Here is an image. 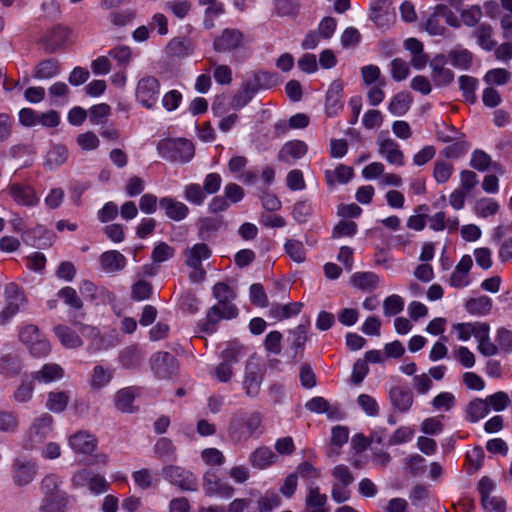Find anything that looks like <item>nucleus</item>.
<instances>
[{
	"mask_svg": "<svg viewBox=\"0 0 512 512\" xmlns=\"http://www.w3.org/2000/svg\"><path fill=\"white\" fill-rule=\"evenodd\" d=\"M34 380L32 378H25L17 386L13 392L12 399L19 404L28 403L32 400L34 395Z\"/></svg>",
	"mask_w": 512,
	"mask_h": 512,
	"instance_id": "79ce46f5",
	"label": "nucleus"
},
{
	"mask_svg": "<svg viewBox=\"0 0 512 512\" xmlns=\"http://www.w3.org/2000/svg\"><path fill=\"white\" fill-rule=\"evenodd\" d=\"M453 172V165L447 161L437 160L434 163L433 177L438 184H444L448 182Z\"/></svg>",
	"mask_w": 512,
	"mask_h": 512,
	"instance_id": "5fc2aeb1",
	"label": "nucleus"
},
{
	"mask_svg": "<svg viewBox=\"0 0 512 512\" xmlns=\"http://www.w3.org/2000/svg\"><path fill=\"white\" fill-rule=\"evenodd\" d=\"M53 332L61 345L67 349H75L83 344V341L77 331L66 325H56L53 328Z\"/></svg>",
	"mask_w": 512,
	"mask_h": 512,
	"instance_id": "b1692460",
	"label": "nucleus"
},
{
	"mask_svg": "<svg viewBox=\"0 0 512 512\" xmlns=\"http://www.w3.org/2000/svg\"><path fill=\"white\" fill-rule=\"evenodd\" d=\"M159 155L173 162H189L194 156V146L186 139H163L157 145Z\"/></svg>",
	"mask_w": 512,
	"mask_h": 512,
	"instance_id": "20e7f679",
	"label": "nucleus"
},
{
	"mask_svg": "<svg viewBox=\"0 0 512 512\" xmlns=\"http://www.w3.org/2000/svg\"><path fill=\"white\" fill-rule=\"evenodd\" d=\"M183 196L189 203L200 206L206 199L204 189L197 183H190L184 186Z\"/></svg>",
	"mask_w": 512,
	"mask_h": 512,
	"instance_id": "8fccbe9b",
	"label": "nucleus"
},
{
	"mask_svg": "<svg viewBox=\"0 0 512 512\" xmlns=\"http://www.w3.org/2000/svg\"><path fill=\"white\" fill-rule=\"evenodd\" d=\"M376 143L379 155L389 164L397 167L404 165V154L399 144L389 137L388 132H381Z\"/></svg>",
	"mask_w": 512,
	"mask_h": 512,
	"instance_id": "6e6552de",
	"label": "nucleus"
},
{
	"mask_svg": "<svg viewBox=\"0 0 512 512\" xmlns=\"http://www.w3.org/2000/svg\"><path fill=\"white\" fill-rule=\"evenodd\" d=\"M484 400L488 406L489 412L491 411V409L497 412L503 411L508 407L510 403L509 395L503 391L491 394L487 396Z\"/></svg>",
	"mask_w": 512,
	"mask_h": 512,
	"instance_id": "4d7b16f0",
	"label": "nucleus"
},
{
	"mask_svg": "<svg viewBox=\"0 0 512 512\" xmlns=\"http://www.w3.org/2000/svg\"><path fill=\"white\" fill-rule=\"evenodd\" d=\"M327 496L321 494L318 487H310L306 497V504L310 508V512H329L325 508Z\"/></svg>",
	"mask_w": 512,
	"mask_h": 512,
	"instance_id": "49530a36",
	"label": "nucleus"
},
{
	"mask_svg": "<svg viewBox=\"0 0 512 512\" xmlns=\"http://www.w3.org/2000/svg\"><path fill=\"white\" fill-rule=\"evenodd\" d=\"M455 396L451 392H441L435 396L431 402L432 407L436 411H450L455 405Z\"/></svg>",
	"mask_w": 512,
	"mask_h": 512,
	"instance_id": "680f3d73",
	"label": "nucleus"
},
{
	"mask_svg": "<svg viewBox=\"0 0 512 512\" xmlns=\"http://www.w3.org/2000/svg\"><path fill=\"white\" fill-rule=\"evenodd\" d=\"M448 58L455 68L467 70L472 64L473 54L465 48L456 47L449 51Z\"/></svg>",
	"mask_w": 512,
	"mask_h": 512,
	"instance_id": "f704fd0d",
	"label": "nucleus"
},
{
	"mask_svg": "<svg viewBox=\"0 0 512 512\" xmlns=\"http://www.w3.org/2000/svg\"><path fill=\"white\" fill-rule=\"evenodd\" d=\"M258 511L271 512L281 504L280 496L274 491H266L258 501Z\"/></svg>",
	"mask_w": 512,
	"mask_h": 512,
	"instance_id": "bf43d9fd",
	"label": "nucleus"
},
{
	"mask_svg": "<svg viewBox=\"0 0 512 512\" xmlns=\"http://www.w3.org/2000/svg\"><path fill=\"white\" fill-rule=\"evenodd\" d=\"M32 380L49 384L61 380L64 377V369L57 363H45L40 369L31 373Z\"/></svg>",
	"mask_w": 512,
	"mask_h": 512,
	"instance_id": "a211bd4d",
	"label": "nucleus"
},
{
	"mask_svg": "<svg viewBox=\"0 0 512 512\" xmlns=\"http://www.w3.org/2000/svg\"><path fill=\"white\" fill-rule=\"evenodd\" d=\"M113 378V370L97 365L93 368L90 385L94 389H100L110 383Z\"/></svg>",
	"mask_w": 512,
	"mask_h": 512,
	"instance_id": "a18cd8bd",
	"label": "nucleus"
},
{
	"mask_svg": "<svg viewBox=\"0 0 512 512\" xmlns=\"http://www.w3.org/2000/svg\"><path fill=\"white\" fill-rule=\"evenodd\" d=\"M492 308V299L486 295L470 298L465 303V309L472 315H487Z\"/></svg>",
	"mask_w": 512,
	"mask_h": 512,
	"instance_id": "e433bc0d",
	"label": "nucleus"
},
{
	"mask_svg": "<svg viewBox=\"0 0 512 512\" xmlns=\"http://www.w3.org/2000/svg\"><path fill=\"white\" fill-rule=\"evenodd\" d=\"M287 255L296 263H303L306 260L304 244L296 239H288L284 244Z\"/></svg>",
	"mask_w": 512,
	"mask_h": 512,
	"instance_id": "864d4df0",
	"label": "nucleus"
},
{
	"mask_svg": "<svg viewBox=\"0 0 512 512\" xmlns=\"http://www.w3.org/2000/svg\"><path fill=\"white\" fill-rule=\"evenodd\" d=\"M40 112L32 108H22L18 112L19 124L25 128H32L39 125Z\"/></svg>",
	"mask_w": 512,
	"mask_h": 512,
	"instance_id": "69168bd1",
	"label": "nucleus"
},
{
	"mask_svg": "<svg viewBox=\"0 0 512 512\" xmlns=\"http://www.w3.org/2000/svg\"><path fill=\"white\" fill-rule=\"evenodd\" d=\"M480 47L486 51L496 48L497 42L493 39V28L487 23L480 24L473 32Z\"/></svg>",
	"mask_w": 512,
	"mask_h": 512,
	"instance_id": "c9c22d12",
	"label": "nucleus"
},
{
	"mask_svg": "<svg viewBox=\"0 0 512 512\" xmlns=\"http://www.w3.org/2000/svg\"><path fill=\"white\" fill-rule=\"evenodd\" d=\"M175 451V446L168 438H160L154 445V453L159 459H170Z\"/></svg>",
	"mask_w": 512,
	"mask_h": 512,
	"instance_id": "774afa93",
	"label": "nucleus"
},
{
	"mask_svg": "<svg viewBox=\"0 0 512 512\" xmlns=\"http://www.w3.org/2000/svg\"><path fill=\"white\" fill-rule=\"evenodd\" d=\"M68 36L69 31L66 28L56 27L43 36L42 42L48 51L54 52L64 45Z\"/></svg>",
	"mask_w": 512,
	"mask_h": 512,
	"instance_id": "c85d7f7f",
	"label": "nucleus"
},
{
	"mask_svg": "<svg viewBox=\"0 0 512 512\" xmlns=\"http://www.w3.org/2000/svg\"><path fill=\"white\" fill-rule=\"evenodd\" d=\"M262 368L253 359H249L245 367L244 388L249 397H256L259 394L262 383Z\"/></svg>",
	"mask_w": 512,
	"mask_h": 512,
	"instance_id": "9b49d317",
	"label": "nucleus"
},
{
	"mask_svg": "<svg viewBox=\"0 0 512 512\" xmlns=\"http://www.w3.org/2000/svg\"><path fill=\"white\" fill-rule=\"evenodd\" d=\"M475 339L478 342L477 349L482 355L490 357L499 352L498 346L490 340V326L487 323L484 322Z\"/></svg>",
	"mask_w": 512,
	"mask_h": 512,
	"instance_id": "c756f323",
	"label": "nucleus"
},
{
	"mask_svg": "<svg viewBox=\"0 0 512 512\" xmlns=\"http://www.w3.org/2000/svg\"><path fill=\"white\" fill-rule=\"evenodd\" d=\"M302 306L301 302H291L285 305L273 304L269 310V315L276 320H283L298 315Z\"/></svg>",
	"mask_w": 512,
	"mask_h": 512,
	"instance_id": "7c9ffc66",
	"label": "nucleus"
},
{
	"mask_svg": "<svg viewBox=\"0 0 512 512\" xmlns=\"http://www.w3.org/2000/svg\"><path fill=\"white\" fill-rule=\"evenodd\" d=\"M37 475V466L27 460L16 459L13 463V482L24 487L33 482Z\"/></svg>",
	"mask_w": 512,
	"mask_h": 512,
	"instance_id": "ddd939ff",
	"label": "nucleus"
},
{
	"mask_svg": "<svg viewBox=\"0 0 512 512\" xmlns=\"http://www.w3.org/2000/svg\"><path fill=\"white\" fill-rule=\"evenodd\" d=\"M351 284L358 289L371 291L377 288L379 277L373 272H356L351 277Z\"/></svg>",
	"mask_w": 512,
	"mask_h": 512,
	"instance_id": "72a5a7b5",
	"label": "nucleus"
},
{
	"mask_svg": "<svg viewBox=\"0 0 512 512\" xmlns=\"http://www.w3.org/2000/svg\"><path fill=\"white\" fill-rule=\"evenodd\" d=\"M212 293L218 303L231 302L236 298L234 289L224 282L216 283L212 288Z\"/></svg>",
	"mask_w": 512,
	"mask_h": 512,
	"instance_id": "e2e57ef3",
	"label": "nucleus"
},
{
	"mask_svg": "<svg viewBox=\"0 0 512 512\" xmlns=\"http://www.w3.org/2000/svg\"><path fill=\"white\" fill-rule=\"evenodd\" d=\"M53 423L54 419L48 413L36 417L29 428L30 440L36 443L42 442L52 432Z\"/></svg>",
	"mask_w": 512,
	"mask_h": 512,
	"instance_id": "dca6fc26",
	"label": "nucleus"
},
{
	"mask_svg": "<svg viewBox=\"0 0 512 512\" xmlns=\"http://www.w3.org/2000/svg\"><path fill=\"white\" fill-rule=\"evenodd\" d=\"M162 476L166 481L182 491H196L198 489V479L195 474L182 466H164L162 468Z\"/></svg>",
	"mask_w": 512,
	"mask_h": 512,
	"instance_id": "423d86ee",
	"label": "nucleus"
},
{
	"mask_svg": "<svg viewBox=\"0 0 512 512\" xmlns=\"http://www.w3.org/2000/svg\"><path fill=\"white\" fill-rule=\"evenodd\" d=\"M308 147L305 142L300 140L289 141L285 143L278 154L279 161L291 163L302 158L307 153Z\"/></svg>",
	"mask_w": 512,
	"mask_h": 512,
	"instance_id": "4be33fe9",
	"label": "nucleus"
},
{
	"mask_svg": "<svg viewBox=\"0 0 512 512\" xmlns=\"http://www.w3.org/2000/svg\"><path fill=\"white\" fill-rule=\"evenodd\" d=\"M109 56L117 61L118 65L126 68L133 59L132 50L126 45H119L109 51Z\"/></svg>",
	"mask_w": 512,
	"mask_h": 512,
	"instance_id": "052dcab7",
	"label": "nucleus"
},
{
	"mask_svg": "<svg viewBox=\"0 0 512 512\" xmlns=\"http://www.w3.org/2000/svg\"><path fill=\"white\" fill-rule=\"evenodd\" d=\"M237 316L238 309L231 302L217 303L208 310L206 320L202 325V330L208 333H213L220 320H230Z\"/></svg>",
	"mask_w": 512,
	"mask_h": 512,
	"instance_id": "0eeeda50",
	"label": "nucleus"
},
{
	"mask_svg": "<svg viewBox=\"0 0 512 512\" xmlns=\"http://www.w3.org/2000/svg\"><path fill=\"white\" fill-rule=\"evenodd\" d=\"M390 2L388 0H379L373 7L371 12L372 21L380 26H389L395 19L393 11H390Z\"/></svg>",
	"mask_w": 512,
	"mask_h": 512,
	"instance_id": "bb28decb",
	"label": "nucleus"
},
{
	"mask_svg": "<svg viewBox=\"0 0 512 512\" xmlns=\"http://www.w3.org/2000/svg\"><path fill=\"white\" fill-rule=\"evenodd\" d=\"M411 104V95L408 92H399L389 102L388 110L394 116H402L408 112Z\"/></svg>",
	"mask_w": 512,
	"mask_h": 512,
	"instance_id": "2f4dec72",
	"label": "nucleus"
},
{
	"mask_svg": "<svg viewBox=\"0 0 512 512\" xmlns=\"http://www.w3.org/2000/svg\"><path fill=\"white\" fill-rule=\"evenodd\" d=\"M175 359L168 352H158L151 359L152 369L161 377H165L174 366Z\"/></svg>",
	"mask_w": 512,
	"mask_h": 512,
	"instance_id": "473e14b6",
	"label": "nucleus"
},
{
	"mask_svg": "<svg viewBox=\"0 0 512 512\" xmlns=\"http://www.w3.org/2000/svg\"><path fill=\"white\" fill-rule=\"evenodd\" d=\"M41 499L37 512H66L69 495L63 489V480L57 474L51 473L40 481Z\"/></svg>",
	"mask_w": 512,
	"mask_h": 512,
	"instance_id": "f257e3e1",
	"label": "nucleus"
},
{
	"mask_svg": "<svg viewBox=\"0 0 512 512\" xmlns=\"http://www.w3.org/2000/svg\"><path fill=\"white\" fill-rule=\"evenodd\" d=\"M20 342L34 358H46L52 350L50 341L40 331L38 326L27 324L19 330Z\"/></svg>",
	"mask_w": 512,
	"mask_h": 512,
	"instance_id": "7ed1b4c3",
	"label": "nucleus"
},
{
	"mask_svg": "<svg viewBox=\"0 0 512 512\" xmlns=\"http://www.w3.org/2000/svg\"><path fill=\"white\" fill-rule=\"evenodd\" d=\"M161 84L152 75H144L137 81L135 100L142 107L152 110L156 107L160 96Z\"/></svg>",
	"mask_w": 512,
	"mask_h": 512,
	"instance_id": "39448f33",
	"label": "nucleus"
},
{
	"mask_svg": "<svg viewBox=\"0 0 512 512\" xmlns=\"http://www.w3.org/2000/svg\"><path fill=\"white\" fill-rule=\"evenodd\" d=\"M510 79L511 73L504 68L490 69L485 73L483 77L484 82L489 86H503L506 85L510 81Z\"/></svg>",
	"mask_w": 512,
	"mask_h": 512,
	"instance_id": "3c124183",
	"label": "nucleus"
},
{
	"mask_svg": "<svg viewBox=\"0 0 512 512\" xmlns=\"http://www.w3.org/2000/svg\"><path fill=\"white\" fill-rule=\"evenodd\" d=\"M159 204L165 211V215L174 221H181L189 214L188 206L172 197L161 198Z\"/></svg>",
	"mask_w": 512,
	"mask_h": 512,
	"instance_id": "412c9836",
	"label": "nucleus"
},
{
	"mask_svg": "<svg viewBox=\"0 0 512 512\" xmlns=\"http://www.w3.org/2000/svg\"><path fill=\"white\" fill-rule=\"evenodd\" d=\"M488 413V406L484 399H475L466 408V417L472 423L478 422Z\"/></svg>",
	"mask_w": 512,
	"mask_h": 512,
	"instance_id": "de8ad7c7",
	"label": "nucleus"
},
{
	"mask_svg": "<svg viewBox=\"0 0 512 512\" xmlns=\"http://www.w3.org/2000/svg\"><path fill=\"white\" fill-rule=\"evenodd\" d=\"M392 406L399 412H407L413 405L412 392L403 387H393L389 392Z\"/></svg>",
	"mask_w": 512,
	"mask_h": 512,
	"instance_id": "a878e982",
	"label": "nucleus"
},
{
	"mask_svg": "<svg viewBox=\"0 0 512 512\" xmlns=\"http://www.w3.org/2000/svg\"><path fill=\"white\" fill-rule=\"evenodd\" d=\"M100 268L107 274H116L121 272L127 264L126 257L117 250L103 252L99 256Z\"/></svg>",
	"mask_w": 512,
	"mask_h": 512,
	"instance_id": "2eb2a0df",
	"label": "nucleus"
},
{
	"mask_svg": "<svg viewBox=\"0 0 512 512\" xmlns=\"http://www.w3.org/2000/svg\"><path fill=\"white\" fill-rule=\"evenodd\" d=\"M459 86L466 102L473 104L476 102L475 91L478 88L479 81L475 77L462 75L459 77Z\"/></svg>",
	"mask_w": 512,
	"mask_h": 512,
	"instance_id": "c03bdc74",
	"label": "nucleus"
},
{
	"mask_svg": "<svg viewBox=\"0 0 512 512\" xmlns=\"http://www.w3.org/2000/svg\"><path fill=\"white\" fill-rule=\"evenodd\" d=\"M500 209L499 203L488 197H483L475 201L473 211L480 218H488L498 213Z\"/></svg>",
	"mask_w": 512,
	"mask_h": 512,
	"instance_id": "58836bf2",
	"label": "nucleus"
},
{
	"mask_svg": "<svg viewBox=\"0 0 512 512\" xmlns=\"http://www.w3.org/2000/svg\"><path fill=\"white\" fill-rule=\"evenodd\" d=\"M70 400L68 392L65 391H51L47 395L46 408L53 413L63 412Z\"/></svg>",
	"mask_w": 512,
	"mask_h": 512,
	"instance_id": "ea45409f",
	"label": "nucleus"
},
{
	"mask_svg": "<svg viewBox=\"0 0 512 512\" xmlns=\"http://www.w3.org/2000/svg\"><path fill=\"white\" fill-rule=\"evenodd\" d=\"M175 255V248L164 241L157 242L151 252V259L155 264H161L172 259Z\"/></svg>",
	"mask_w": 512,
	"mask_h": 512,
	"instance_id": "09e8293b",
	"label": "nucleus"
},
{
	"mask_svg": "<svg viewBox=\"0 0 512 512\" xmlns=\"http://www.w3.org/2000/svg\"><path fill=\"white\" fill-rule=\"evenodd\" d=\"M354 175L353 168L343 164H339L334 169H326L324 171L325 181L331 188L337 184H347Z\"/></svg>",
	"mask_w": 512,
	"mask_h": 512,
	"instance_id": "5701e85b",
	"label": "nucleus"
},
{
	"mask_svg": "<svg viewBox=\"0 0 512 512\" xmlns=\"http://www.w3.org/2000/svg\"><path fill=\"white\" fill-rule=\"evenodd\" d=\"M60 72L58 61L47 59L41 61L33 72V77L39 80H46L57 76Z\"/></svg>",
	"mask_w": 512,
	"mask_h": 512,
	"instance_id": "4c0bfd02",
	"label": "nucleus"
},
{
	"mask_svg": "<svg viewBox=\"0 0 512 512\" xmlns=\"http://www.w3.org/2000/svg\"><path fill=\"white\" fill-rule=\"evenodd\" d=\"M134 399L135 395L131 388L121 389L115 394V406L121 412H132Z\"/></svg>",
	"mask_w": 512,
	"mask_h": 512,
	"instance_id": "603ef678",
	"label": "nucleus"
},
{
	"mask_svg": "<svg viewBox=\"0 0 512 512\" xmlns=\"http://www.w3.org/2000/svg\"><path fill=\"white\" fill-rule=\"evenodd\" d=\"M68 158V150L63 145H54L47 152L45 166L53 170L63 165Z\"/></svg>",
	"mask_w": 512,
	"mask_h": 512,
	"instance_id": "a19ab883",
	"label": "nucleus"
},
{
	"mask_svg": "<svg viewBox=\"0 0 512 512\" xmlns=\"http://www.w3.org/2000/svg\"><path fill=\"white\" fill-rule=\"evenodd\" d=\"M19 428L18 416L10 411H0V430L5 433H14Z\"/></svg>",
	"mask_w": 512,
	"mask_h": 512,
	"instance_id": "338daca9",
	"label": "nucleus"
},
{
	"mask_svg": "<svg viewBox=\"0 0 512 512\" xmlns=\"http://www.w3.org/2000/svg\"><path fill=\"white\" fill-rule=\"evenodd\" d=\"M483 16L479 5H471L460 11L461 22L467 27H475Z\"/></svg>",
	"mask_w": 512,
	"mask_h": 512,
	"instance_id": "6e6d98bb",
	"label": "nucleus"
},
{
	"mask_svg": "<svg viewBox=\"0 0 512 512\" xmlns=\"http://www.w3.org/2000/svg\"><path fill=\"white\" fill-rule=\"evenodd\" d=\"M276 459V454L266 446L256 448L249 456L251 466L259 470L270 467L276 462Z\"/></svg>",
	"mask_w": 512,
	"mask_h": 512,
	"instance_id": "393cba45",
	"label": "nucleus"
},
{
	"mask_svg": "<svg viewBox=\"0 0 512 512\" xmlns=\"http://www.w3.org/2000/svg\"><path fill=\"white\" fill-rule=\"evenodd\" d=\"M185 263L188 267H198L201 265L203 260H207L211 251L209 247L204 243H197L184 251Z\"/></svg>",
	"mask_w": 512,
	"mask_h": 512,
	"instance_id": "cd10ccee",
	"label": "nucleus"
},
{
	"mask_svg": "<svg viewBox=\"0 0 512 512\" xmlns=\"http://www.w3.org/2000/svg\"><path fill=\"white\" fill-rule=\"evenodd\" d=\"M4 294L6 305L1 311L0 316L6 321L19 312V310L25 305L26 298L15 283L7 284L5 286Z\"/></svg>",
	"mask_w": 512,
	"mask_h": 512,
	"instance_id": "9d476101",
	"label": "nucleus"
},
{
	"mask_svg": "<svg viewBox=\"0 0 512 512\" xmlns=\"http://www.w3.org/2000/svg\"><path fill=\"white\" fill-rule=\"evenodd\" d=\"M5 192L16 204L21 206L33 207L40 200L34 187L28 183L11 182L6 187Z\"/></svg>",
	"mask_w": 512,
	"mask_h": 512,
	"instance_id": "1a4fd4ad",
	"label": "nucleus"
},
{
	"mask_svg": "<svg viewBox=\"0 0 512 512\" xmlns=\"http://www.w3.org/2000/svg\"><path fill=\"white\" fill-rule=\"evenodd\" d=\"M484 322H466L453 324L452 329L457 333V338L460 341L466 342L472 336L476 337L478 330L482 328Z\"/></svg>",
	"mask_w": 512,
	"mask_h": 512,
	"instance_id": "37998d69",
	"label": "nucleus"
},
{
	"mask_svg": "<svg viewBox=\"0 0 512 512\" xmlns=\"http://www.w3.org/2000/svg\"><path fill=\"white\" fill-rule=\"evenodd\" d=\"M404 299L398 294H392L383 301V312L386 316H394L403 311Z\"/></svg>",
	"mask_w": 512,
	"mask_h": 512,
	"instance_id": "13d9d810",
	"label": "nucleus"
},
{
	"mask_svg": "<svg viewBox=\"0 0 512 512\" xmlns=\"http://www.w3.org/2000/svg\"><path fill=\"white\" fill-rule=\"evenodd\" d=\"M343 84L339 80L333 81L327 91L325 109L328 116H335L343 108Z\"/></svg>",
	"mask_w": 512,
	"mask_h": 512,
	"instance_id": "aec40b11",
	"label": "nucleus"
},
{
	"mask_svg": "<svg viewBox=\"0 0 512 512\" xmlns=\"http://www.w3.org/2000/svg\"><path fill=\"white\" fill-rule=\"evenodd\" d=\"M243 35L236 29H225L222 34L214 40V48L219 52H229L242 44Z\"/></svg>",
	"mask_w": 512,
	"mask_h": 512,
	"instance_id": "6ab92c4d",
	"label": "nucleus"
},
{
	"mask_svg": "<svg viewBox=\"0 0 512 512\" xmlns=\"http://www.w3.org/2000/svg\"><path fill=\"white\" fill-rule=\"evenodd\" d=\"M263 432V415L260 412L239 411L230 419L228 434L237 443L259 436Z\"/></svg>",
	"mask_w": 512,
	"mask_h": 512,
	"instance_id": "f03ea898",
	"label": "nucleus"
},
{
	"mask_svg": "<svg viewBox=\"0 0 512 512\" xmlns=\"http://www.w3.org/2000/svg\"><path fill=\"white\" fill-rule=\"evenodd\" d=\"M68 444L76 453L90 454L95 450L97 440L94 435L82 430L71 435Z\"/></svg>",
	"mask_w": 512,
	"mask_h": 512,
	"instance_id": "f3484780",
	"label": "nucleus"
},
{
	"mask_svg": "<svg viewBox=\"0 0 512 512\" xmlns=\"http://www.w3.org/2000/svg\"><path fill=\"white\" fill-rule=\"evenodd\" d=\"M447 57L436 55L430 62L431 77L436 86H448L454 80V73L446 67Z\"/></svg>",
	"mask_w": 512,
	"mask_h": 512,
	"instance_id": "f8f14e48",
	"label": "nucleus"
},
{
	"mask_svg": "<svg viewBox=\"0 0 512 512\" xmlns=\"http://www.w3.org/2000/svg\"><path fill=\"white\" fill-rule=\"evenodd\" d=\"M203 490L208 496L229 498L234 493V488L227 482L218 479L215 474L206 472L203 478Z\"/></svg>",
	"mask_w": 512,
	"mask_h": 512,
	"instance_id": "4468645a",
	"label": "nucleus"
},
{
	"mask_svg": "<svg viewBox=\"0 0 512 512\" xmlns=\"http://www.w3.org/2000/svg\"><path fill=\"white\" fill-rule=\"evenodd\" d=\"M357 232V224L351 220H341L333 228L332 237H353Z\"/></svg>",
	"mask_w": 512,
	"mask_h": 512,
	"instance_id": "0e129e2a",
	"label": "nucleus"
}]
</instances>
